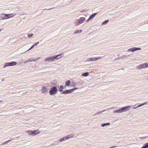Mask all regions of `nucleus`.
Here are the masks:
<instances>
[{
	"instance_id": "nucleus-13",
	"label": "nucleus",
	"mask_w": 148,
	"mask_h": 148,
	"mask_svg": "<svg viewBox=\"0 0 148 148\" xmlns=\"http://www.w3.org/2000/svg\"><path fill=\"white\" fill-rule=\"evenodd\" d=\"M11 66L10 62H7L5 63L4 64V66L3 67L4 68H5L7 66Z\"/></svg>"
},
{
	"instance_id": "nucleus-14",
	"label": "nucleus",
	"mask_w": 148,
	"mask_h": 148,
	"mask_svg": "<svg viewBox=\"0 0 148 148\" xmlns=\"http://www.w3.org/2000/svg\"><path fill=\"white\" fill-rule=\"evenodd\" d=\"M70 81L69 80H67L65 82V85L66 86H69L70 84Z\"/></svg>"
},
{
	"instance_id": "nucleus-11",
	"label": "nucleus",
	"mask_w": 148,
	"mask_h": 148,
	"mask_svg": "<svg viewBox=\"0 0 148 148\" xmlns=\"http://www.w3.org/2000/svg\"><path fill=\"white\" fill-rule=\"evenodd\" d=\"M145 68V67L144 63L140 64L136 67V68L138 69H141Z\"/></svg>"
},
{
	"instance_id": "nucleus-38",
	"label": "nucleus",
	"mask_w": 148,
	"mask_h": 148,
	"mask_svg": "<svg viewBox=\"0 0 148 148\" xmlns=\"http://www.w3.org/2000/svg\"><path fill=\"white\" fill-rule=\"evenodd\" d=\"M75 86L74 85H73V86H72L73 87H75Z\"/></svg>"
},
{
	"instance_id": "nucleus-18",
	"label": "nucleus",
	"mask_w": 148,
	"mask_h": 148,
	"mask_svg": "<svg viewBox=\"0 0 148 148\" xmlns=\"http://www.w3.org/2000/svg\"><path fill=\"white\" fill-rule=\"evenodd\" d=\"M67 136H68V139L71 138H73L74 137V136L73 134H70L67 135Z\"/></svg>"
},
{
	"instance_id": "nucleus-1",
	"label": "nucleus",
	"mask_w": 148,
	"mask_h": 148,
	"mask_svg": "<svg viewBox=\"0 0 148 148\" xmlns=\"http://www.w3.org/2000/svg\"><path fill=\"white\" fill-rule=\"evenodd\" d=\"M63 55V53H61L59 55H55L53 56L48 57L45 58L44 61L45 62H53L60 58L58 57Z\"/></svg>"
},
{
	"instance_id": "nucleus-31",
	"label": "nucleus",
	"mask_w": 148,
	"mask_h": 148,
	"mask_svg": "<svg viewBox=\"0 0 148 148\" xmlns=\"http://www.w3.org/2000/svg\"><path fill=\"white\" fill-rule=\"evenodd\" d=\"M32 60V61H34V62H35L36 61V60H37V59H35V58H34L33 60Z\"/></svg>"
},
{
	"instance_id": "nucleus-10",
	"label": "nucleus",
	"mask_w": 148,
	"mask_h": 148,
	"mask_svg": "<svg viewBox=\"0 0 148 148\" xmlns=\"http://www.w3.org/2000/svg\"><path fill=\"white\" fill-rule=\"evenodd\" d=\"M141 49V48H138V47H134L131 48H130L127 50L128 51H132V52H134L136 51L140 50Z\"/></svg>"
},
{
	"instance_id": "nucleus-8",
	"label": "nucleus",
	"mask_w": 148,
	"mask_h": 148,
	"mask_svg": "<svg viewBox=\"0 0 148 148\" xmlns=\"http://www.w3.org/2000/svg\"><path fill=\"white\" fill-rule=\"evenodd\" d=\"M102 58L101 57H94L92 58H90L88 59L87 60V61H93L97 60L100 59Z\"/></svg>"
},
{
	"instance_id": "nucleus-34",
	"label": "nucleus",
	"mask_w": 148,
	"mask_h": 148,
	"mask_svg": "<svg viewBox=\"0 0 148 148\" xmlns=\"http://www.w3.org/2000/svg\"><path fill=\"white\" fill-rule=\"evenodd\" d=\"M90 19L89 18H88V19L87 20V22H88Z\"/></svg>"
},
{
	"instance_id": "nucleus-9",
	"label": "nucleus",
	"mask_w": 148,
	"mask_h": 148,
	"mask_svg": "<svg viewBox=\"0 0 148 148\" xmlns=\"http://www.w3.org/2000/svg\"><path fill=\"white\" fill-rule=\"evenodd\" d=\"M131 107V106H127L124 107L122 108L121 110V112H125L129 110L130 108Z\"/></svg>"
},
{
	"instance_id": "nucleus-26",
	"label": "nucleus",
	"mask_w": 148,
	"mask_h": 148,
	"mask_svg": "<svg viewBox=\"0 0 148 148\" xmlns=\"http://www.w3.org/2000/svg\"><path fill=\"white\" fill-rule=\"evenodd\" d=\"M108 20H107L104 21L102 23V25L105 24L106 23H107L108 22Z\"/></svg>"
},
{
	"instance_id": "nucleus-29",
	"label": "nucleus",
	"mask_w": 148,
	"mask_h": 148,
	"mask_svg": "<svg viewBox=\"0 0 148 148\" xmlns=\"http://www.w3.org/2000/svg\"><path fill=\"white\" fill-rule=\"evenodd\" d=\"M34 45H33V46H32L31 47V48L28 50L27 51H29V50H31V49H32L34 47Z\"/></svg>"
},
{
	"instance_id": "nucleus-4",
	"label": "nucleus",
	"mask_w": 148,
	"mask_h": 148,
	"mask_svg": "<svg viewBox=\"0 0 148 148\" xmlns=\"http://www.w3.org/2000/svg\"><path fill=\"white\" fill-rule=\"evenodd\" d=\"M57 88L55 86L51 88L49 91V93L50 95H53L57 92Z\"/></svg>"
},
{
	"instance_id": "nucleus-28",
	"label": "nucleus",
	"mask_w": 148,
	"mask_h": 148,
	"mask_svg": "<svg viewBox=\"0 0 148 148\" xmlns=\"http://www.w3.org/2000/svg\"><path fill=\"white\" fill-rule=\"evenodd\" d=\"M145 65V68L148 67V63H144Z\"/></svg>"
},
{
	"instance_id": "nucleus-16",
	"label": "nucleus",
	"mask_w": 148,
	"mask_h": 148,
	"mask_svg": "<svg viewBox=\"0 0 148 148\" xmlns=\"http://www.w3.org/2000/svg\"><path fill=\"white\" fill-rule=\"evenodd\" d=\"M121 109H118L115 110H114L113 111V112L114 113H121Z\"/></svg>"
},
{
	"instance_id": "nucleus-2",
	"label": "nucleus",
	"mask_w": 148,
	"mask_h": 148,
	"mask_svg": "<svg viewBox=\"0 0 148 148\" xmlns=\"http://www.w3.org/2000/svg\"><path fill=\"white\" fill-rule=\"evenodd\" d=\"M15 15L13 13L9 14H1V17L2 20H4L13 17Z\"/></svg>"
},
{
	"instance_id": "nucleus-3",
	"label": "nucleus",
	"mask_w": 148,
	"mask_h": 148,
	"mask_svg": "<svg viewBox=\"0 0 148 148\" xmlns=\"http://www.w3.org/2000/svg\"><path fill=\"white\" fill-rule=\"evenodd\" d=\"M29 136H34L40 133V132L38 130H36L33 131L32 130H28L26 132Z\"/></svg>"
},
{
	"instance_id": "nucleus-24",
	"label": "nucleus",
	"mask_w": 148,
	"mask_h": 148,
	"mask_svg": "<svg viewBox=\"0 0 148 148\" xmlns=\"http://www.w3.org/2000/svg\"><path fill=\"white\" fill-rule=\"evenodd\" d=\"M32 59L33 58H31V59H28L27 60L25 61V62L24 63H27V62H32Z\"/></svg>"
},
{
	"instance_id": "nucleus-7",
	"label": "nucleus",
	"mask_w": 148,
	"mask_h": 148,
	"mask_svg": "<svg viewBox=\"0 0 148 148\" xmlns=\"http://www.w3.org/2000/svg\"><path fill=\"white\" fill-rule=\"evenodd\" d=\"M49 90L47 87L45 86H42L41 90V92L43 93L46 94L47 93Z\"/></svg>"
},
{
	"instance_id": "nucleus-25",
	"label": "nucleus",
	"mask_w": 148,
	"mask_h": 148,
	"mask_svg": "<svg viewBox=\"0 0 148 148\" xmlns=\"http://www.w3.org/2000/svg\"><path fill=\"white\" fill-rule=\"evenodd\" d=\"M59 140L60 142H62L64 140L63 137L61 138Z\"/></svg>"
},
{
	"instance_id": "nucleus-37",
	"label": "nucleus",
	"mask_w": 148,
	"mask_h": 148,
	"mask_svg": "<svg viewBox=\"0 0 148 148\" xmlns=\"http://www.w3.org/2000/svg\"><path fill=\"white\" fill-rule=\"evenodd\" d=\"M137 108H138L137 106L136 107H134L133 108V109H135Z\"/></svg>"
},
{
	"instance_id": "nucleus-23",
	"label": "nucleus",
	"mask_w": 148,
	"mask_h": 148,
	"mask_svg": "<svg viewBox=\"0 0 148 148\" xmlns=\"http://www.w3.org/2000/svg\"><path fill=\"white\" fill-rule=\"evenodd\" d=\"M33 33H29L27 34V37L29 38H31L33 36Z\"/></svg>"
},
{
	"instance_id": "nucleus-15",
	"label": "nucleus",
	"mask_w": 148,
	"mask_h": 148,
	"mask_svg": "<svg viewBox=\"0 0 148 148\" xmlns=\"http://www.w3.org/2000/svg\"><path fill=\"white\" fill-rule=\"evenodd\" d=\"M11 66L16 65L17 63L16 62H10Z\"/></svg>"
},
{
	"instance_id": "nucleus-12",
	"label": "nucleus",
	"mask_w": 148,
	"mask_h": 148,
	"mask_svg": "<svg viewBox=\"0 0 148 148\" xmlns=\"http://www.w3.org/2000/svg\"><path fill=\"white\" fill-rule=\"evenodd\" d=\"M82 32V29H79L77 30H75L74 32V34H77L80 33Z\"/></svg>"
},
{
	"instance_id": "nucleus-32",
	"label": "nucleus",
	"mask_w": 148,
	"mask_h": 148,
	"mask_svg": "<svg viewBox=\"0 0 148 148\" xmlns=\"http://www.w3.org/2000/svg\"><path fill=\"white\" fill-rule=\"evenodd\" d=\"M10 141V140H8L7 141L5 142L4 143V144H6L7 143H8Z\"/></svg>"
},
{
	"instance_id": "nucleus-17",
	"label": "nucleus",
	"mask_w": 148,
	"mask_h": 148,
	"mask_svg": "<svg viewBox=\"0 0 148 148\" xmlns=\"http://www.w3.org/2000/svg\"><path fill=\"white\" fill-rule=\"evenodd\" d=\"M97 14V13H95L94 14H93L91 15L89 17V18L91 20V19L93 18Z\"/></svg>"
},
{
	"instance_id": "nucleus-19",
	"label": "nucleus",
	"mask_w": 148,
	"mask_h": 148,
	"mask_svg": "<svg viewBox=\"0 0 148 148\" xmlns=\"http://www.w3.org/2000/svg\"><path fill=\"white\" fill-rule=\"evenodd\" d=\"M110 125V123H102L101 124V126L102 127H105L106 125Z\"/></svg>"
},
{
	"instance_id": "nucleus-21",
	"label": "nucleus",
	"mask_w": 148,
	"mask_h": 148,
	"mask_svg": "<svg viewBox=\"0 0 148 148\" xmlns=\"http://www.w3.org/2000/svg\"><path fill=\"white\" fill-rule=\"evenodd\" d=\"M64 88L63 86H60L59 91L60 92H62L63 91V89Z\"/></svg>"
},
{
	"instance_id": "nucleus-39",
	"label": "nucleus",
	"mask_w": 148,
	"mask_h": 148,
	"mask_svg": "<svg viewBox=\"0 0 148 148\" xmlns=\"http://www.w3.org/2000/svg\"><path fill=\"white\" fill-rule=\"evenodd\" d=\"M2 29H0V32L2 31Z\"/></svg>"
},
{
	"instance_id": "nucleus-6",
	"label": "nucleus",
	"mask_w": 148,
	"mask_h": 148,
	"mask_svg": "<svg viewBox=\"0 0 148 148\" xmlns=\"http://www.w3.org/2000/svg\"><path fill=\"white\" fill-rule=\"evenodd\" d=\"M86 18L84 17L80 18L79 19H77L76 20L79 23H76L77 25H79V24H81L83 23L84 21H85Z\"/></svg>"
},
{
	"instance_id": "nucleus-36",
	"label": "nucleus",
	"mask_w": 148,
	"mask_h": 148,
	"mask_svg": "<svg viewBox=\"0 0 148 148\" xmlns=\"http://www.w3.org/2000/svg\"><path fill=\"white\" fill-rule=\"evenodd\" d=\"M86 12V11L85 10H83L82 11H81V12Z\"/></svg>"
},
{
	"instance_id": "nucleus-35",
	"label": "nucleus",
	"mask_w": 148,
	"mask_h": 148,
	"mask_svg": "<svg viewBox=\"0 0 148 148\" xmlns=\"http://www.w3.org/2000/svg\"><path fill=\"white\" fill-rule=\"evenodd\" d=\"M41 58V57H38L36 59H37V60L38 59H40Z\"/></svg>"
},
{
	"instance_id": "nucleus-33",
	"label": "nucleus",
	"mask_w": 148,
	"mask_h": 148,
	"mask_svg": "<svg viewBox=\"0 0 148 148\" xmlns=\"http://www.w3.org/2000/svg\"><path fill=\"white\" fill-rule=\"evenodd\" d=\"M39 43V42H38L37 43H36L34 45V46H35L37 45V44H38Z\"/></svg>"
},
{
	"instance_id": "nucleus-22",
	"label": "nucleus",
	"mask_w": 148,
	"mask_h": 148,
	"mask_svg": "<svg viewBox=\"0 0 148 148\" xmlns=\"http://www.w3.org/2000/svg\"><path fill=\"white\" fill-rule=\"evenodd\" d=\"M147 104V102H145L143 103H142L141 104H140L138 106H137V107L138 108H139V107H140L141 106H143V105H145V104Z\"/></svg>"
},
{
	"instance_id": "nucleus-5",
	"label": "nucleus",
	"mask_w": 148,
	"mask_h": 148,
	"mask_svg": "<svg viewBox=\"0 0 148 148\" xmlns=\"http://www.w3.org/2000/svg\"><path fill=\"white\" fill-rule=\"evenodd\" d=\"M77 88H75L72 89L67 90L63 91L62 93L64 94H66L70 93H71L73 92L75 90H77Z\"/></svg>"
},
{
	"instance_id": "nucleus-30",
	"label": "nucleus",
	"mask_w": 148,
	"mask_h": 148,
	"mask_svg": "<svg viewBox=\"0 0 148 148\" xmlns=\"http://www.w3.org/2000/svg\"><path fill=\"white\" fill-rule=\"evenodd\" d=\"M116 146H113L110 147H109L108 148H114L115 147H116Z\"/></svg>"
},
{
	"instance_id": "nucleus-20",
	"label": "nucleus",
	"mask_w": 148,
	"mask_h": 148,
	"mask_svg": "<svg viewBox=\"0 0 148 148\" xmlns=\"http://www.w3.org/2000/svg\"><path fill=\"white\" fill-rule=\"evenodd\" d=\"M89 75V73L88 72H86L85 73H83L82 74V75L86 77Z\"/></svg>"
},
{
	"instance_id": "nucleus-27",
	"label": "nucleus",
	"mask_w": 148,
	"mask_h": 148,
	"mask_svg": "<svg viewBox=\"0 0 148 148\" xmlns=\"http://www.w3.org/2000/svg\"><path fill=\"white\" fill-rule=\"evenodd\" d=\"M64 138V140H66L68 139V136H65L63 137Z\"/></svg>"
}]
</instances>
